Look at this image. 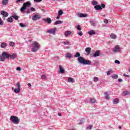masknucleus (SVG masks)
<instances>
[{
    "instance_id": "f257e3e1",
    "label": "nucleus",
    "mask_w": 130,
    "mask_h": 130,
    "mask_svg": "<svg viewBox=\"0 0 130 130\" xmlns=\"http://www.w3.org/2000/svg\"><path fill=\"white\" fill-rule=\"evenodd\" d=\"M75 57L78 58V61L81 64L86 65L87 64L90 66L92 64V62L90 60H86L84 57L80 56V54L79 52H77L76 54L74 55Z\"/></svg>"
},
{
    "instance_id": "f03ea898",
    "label": "nucleus",
    "mask_w": 130,
    "mask_h": 130,
    "mask_svg": "<svg viewBox=\"0 0 130 130\" xmlns=\"http://www.w3.org/2000/svg\"><path fill=\"white\" fill-rule=\"evenodd\" d=\"M31 47H32V52H36L40 48V44L36 41H34L33 43L31 45Z\"/></svg>"
},
{
    "instance_id": "7ed1b4c3",
    "label": "nucleus",
    "mask_w": 130,
    "mask_h": 130,
    "mask_svg": "<svg viewBox=\"0 0 130 130\" xmlns=\"http://www.w3.org/2000/svg\"><path fill=\"white\" fill-rule=\"evenodd\" d=\"M31 6V3L30 2H27L23 3V6L20 9V11L21 13H23V12H25V10L27 8H28L29 7Z\"/></svg>"
},
{
    "instance_id": "20e7f679",
    "label": "nucleus",
    "mask_w": 130,
    "mask_h": 130,
    "mask_svg": "<svg viewBox=\"0 0 130 130\" xmlns=\"http://www.w3.org/2000/svg\"><path fill=\"white\" fill-rule=\"evenodd\" d=\"M10 121L14 123V124H18L20 122V119L16 116H11L10 117Z\"/></svg>"
},
{
    "instance_id": "39448f33",
    "label": "nucleus",
    "mask_w": 130,
    "mask_h": 130,
    "mask_svg": "<svg viewBox=\"0 0 130 130\" xmlns=\"http://www.w3.org/2000/svg\"><path fill=\"white\" fill-rule=\"evenodd\" d=\"M6 58H10V54L6 52H3L2 56L0 57V60L4 61Z\"/></svg>"
},
{
    "instance_id": "423d86ee",
    "label": "nucleus",
    "mask_w": 130,
    "mask_h": 130,
    "mask_svg": "<svg viewBox=\"0 0 130 130\" xmlns=\"http://www.w3.org/2000/svg\"><path fill=\"white\" fill-rule=\"evenodd\" d=\"M57 28L55 27L54 28H52L51 29H49L47 31V33H50V34H52V35H54L55 34V32H56Z\"/></svg>"
},
{
    "instance_id": "0eeeda50",
    "label": "nucleus",
    "mask_w": 130,
    "mask_h": 130,
    "mask_svg": "<svg viewBox=\"0 0 130 130\" xmlns=\"http://www.w3.org/2000/svg\"><path fill=\"white\" fill-rule=\"evenodd\" d=\"M41 18V16L39 14H36L34 16L32 17V20L33 21H37V20H39Z\"/></svg>"
},
{
    "instance_id": "6e6552de",
    "label": "nucleus",
    "mask_w": 130,
    "mask_h": 130,
    "mask_svg": "<svg viewBox=\"0 0 130 130\" xmlns=\"http://www.w3.org/2000/svg\"><path fill=\"white\" fill-rule=\"evenodd\" d=\"M1 15L3 16V19H5V18H7V17H9V13L5 11H2Z\"/></svg>"
},
{
    "instance_id": "1a4fd4ad",
    "label": "nucleus",
    "mask_w": 130,
    "mask_h": 130,
    "mask_svg": "<svg viewBox=\"0 0 130 130\" xmlns=\"http://www.w3.org/2000/svg\"><path fill=\"white\" fill-rule=\"evenodd\" d=\"M59 73L60 74H64V68L61 66H59Z\"/></svg>"
},
{
    "instance_id": "9d476101",
    "label": "nucleus",
    "mask_w": 130,
    "mask_h": 130,
    "mask_svg": "<svg viewBox=\"0 0 130 130\" xmlns=\"http://www.w3.org/2000/svg\"><path fill=\"white\" fill-rule=\"evenodd\" d=\"M119 50H120V47H119L118 46H115L114 49L113 50V51L114 52H118V51H119Z\"/></svg>"
},
{
    "instance_id": "9b49d317",
    "label": "nucleus",
    "mask_w": 130,
    "mask_h": 130,
    "mask_svg": "<svg viewBox=\"0 0 130 130\" xmlns=\"http://www.w3.org/2000/svg\"><path fill=\"white\" fill-rule=\"evenodd\" d=\"M93 56L94 57H96V56H100V50H96L93 54Z\"/></svg>"
},
{
    "instance_id": "f8f14e48",
    "label": "nucleus",
    "mask_w": 130,
    "mask_h": 130,
    "mask_svg": "<svg viewBox=\"0 0 130 130\" xmlns=\"http://www.w3.org/2000/svg\"><path fill=\"white\" fill-rule=\"evenodd\" d=\"M43 20L45 21L46 23H48V24H51L52 20L50 18H47V19L44 18Z\"/></svg>"
},
{
    "instance_id": "ddd939ff",
    "label": "nucleus",
    "mask_w": 130,
    "mask_h": 130,
    "mask_svg": "<svg viewBox=\"0 0 130 130\" xmlns=\"http://www.w3.org/2000/svg\"><path fill=\"white\" fill-rule=\"evenodd\" d=\"M85 52L87 53V55H89L91 53V48L90 47L86 48Z\"/></svg>"
},
{
    "instance_id": "4468645a",
    "label": "nucleus",
    "mask_w": 130,
    "mask_h": 130,
    "mask_svg": "<svg viewBox=\"0 0 130 130\" xmlns=\"http://www.w3.org/2000/svg\"><path fill=\"white\" fill-rule=\"evenodd\" d=\"M94 9L96 11H100V10H102V7L100 5H95Z\"/></svg>"
},
{
    "instance_id": "2eb2a0df",
    "label": "nucleus",
    "mask_w": 130,
    "mask_h": 130,
    "mask_svg": "<svg viewBox=\"0 0 130 130\" xmlns=\"http://www.w3.org/2000/svg\"><path fill=\"white\" fill-rule=\"evenodd\" d=\"M17 57V54H13L12 55H9V58H11V59H14V58H16Z\"/></svg>"
},
{
    "instance_id": "dca6fc26",
    "label": "nucleus",
    "mask_w": 130,
    "mask_h": 130,
    "mask_svg": "<svg viewBox=\"0 0 130 130\" xmlns=\"http://www.w3.org/2000/svg\"><path fill=\"white\" fill-rule=\"evenodd\" d=\"M88 34H89V35H91V36L95 35V34H96V32L94 30H91L88 31Z\"/></svg>"
},
{
    "instance_id": "f3484780",
    "label": "nucleus",
    "mask_w": 130,
    "mask_h": 130,
    "mask_svg": "<svg viewBox=\"0 0 130 130\" xmlns=\"http://www.w3.org/2000/svg\"><path fill=\"white\" fill-rule=\"evenodd\" d=\"M71 34H72V32H71V31L68 30L64 32V35L66 37L70 36Z\"/></svg>"
},
{
    "instance_id": "a211bd4d",
    "label": "nucleus",
    "mask_w": 130,
    "mask_h": 130,
    "mask_svg": "<svg viewBox=\"0 0 130 130\" xmlns=\"http://www.w3.org/2000/svg\"><path fill=\"white\" fill-rule=\"evenodd\" d=\"M68 81L69 83H75V80H74V78H72L71 77H69Z\"/></svg>"
},
{
    "instance_id": "6ab92c4d",
    "label": "nucleus",
    "mask_w": 130,
    "mask_h": 130,
    "mask_svg": "<svg viewBox=\"0 0 130 130\" xmlns=\"http://www.w3.org/2000/svg\"><path fill=\"white\" fill-rule=\"evenodd\" d=\"M79 17L80 18H86V17H87V14L81 13V14H79Z\"/></svg>"
},
{
    "instance_id": "aec40b11",
    "label": "nucleus",
    "mask_w": 130,
    "mask_h": 130,
    "mask_svg": "<svg viewBox=\"0 0 130 130\" xmlns=\"http://www.w3.org/2000/svg\"><path fill=\"white\" fill-rule=\"evenodd\" d=\"M118 102H119V100L118 99H117V98L115 99L113 101V104H117L118 103Z\"/></svg>"
},
{
    "instance_id": "412c9836",
    "label": "nucleus",
    "mask_w": 130,
    "mask_h": 130,
    "mask_svg": "<svg viewBox=\"0 0 130 130\" xmlns=\"http://www.w3.org/2000/svg\"><path fill=\"white\" fill-rule=\"evenodd\" d=\"M8 3H9V0L2 1V5H3V6H6V5H7V4H8Z\"/></svg>"
},
{
    "instance_id": "4be33fe9",
    "label": "nucleus",
    "mask_w": 130,
    "mask_h": 130,
    "mask_svg": "<svg viewBox=\"0 0 130 130\" xmlns=\"http://www.w3.org/2000/svg\"><path fill=\"white\" fill-rule=\"evenodd\" d=\"M20 91H21V89H20V88L14 89V91L16 93H20Z\"/></svg>"
},
{
    "instance_id": "5701e85b",
    "label": "nucleus",
    "mask_w": 130,
    "mask_h": 130,
    "mask_svg": "<svg viewBox=\"0 0 130 130\" xmlns=\"http://www.w3.org/2000/svg\"><path fill=\"white\" fill-rule=\"evenodd\" d=\"M110 37L112 39H116V35H115L114 34H111Z\"/></svg>"
},
{
    "instance_id": "b1692460",
    "label": "nucleus",
    "mask_w": 130,
    "mask_h": 130,
    "mask_svg": "<svg viewBox=\"0 0 130 130\" xmlns=\"http://www.w3.org/2000/svg\"><path fill=\"white\" fill-rule=\"evenodd\" d=\"M63 21L61 20H57L55 22V25H58L59 24H62Z\"/></svg>"
},
{
    "instance_id": "393cba45",
    "label": "nucleus",
    "mask_w": 130,
    "mask_h": 130,
    "mask_svg": "<svg viewBox=\"0 0 130 130\" xmlns=\"http://www.w3.org/2000/svg\"><path fill=\"white\" fill-rule=\"evenodd\" d=\"M66 57H67V58H72V54H71L70 53L66 54Z\"/></svg>"
},
{
    "instance_id": "a878e982",
    "label": "nucleus",
    "mask_w": 130,
    "mask_h": 130,
    "mask_svg": "<svg viewBox=\"0 0 130 130\" xmlns=\"http://www.w3.org/2000/svg\"><path fill=\"white\" fill-rule=\"evenodd\" d=\"M130 92L128 91H125L123 93V96H126V95H129Z\"/></svg>"
},
{
    "instance_id": "bb28decb",
    "label": "nucleus",
    "mask_w": 130,
    "mask_h": 130,
    "mask_svg": "<svg viewBox=\"0 0 130 130\" xmlns=\"http://www.w3.org/2000/svg\"><path fill=\"white\" fill-rule=\"evenodd\" d=\"M62 14H63V12L62 10H59L58 12V15L59 16H62Z\"/></svg>"
},
{
    "instance_id": "cd10ccee",
    "label": "nucleus",
    "mask_w": 130,
    "mask_h": 130,
    "mask_svg": "<svg viewBox=\"0 0 130 130\" xmlns=\"http://www.w3.org/2000/svg\"><path fill=\"white\" fill-rule=\"evenodd\" d=\"M2 48H5V47H7V44L6 43H2L1 44Z\"/></svg>"
},
{
    "instance_id": "c85d7f7f",
    "label": "nucleus",
    "mask_w": 130,
    "mask_h": 130,
    "mask_svg": "<svg viewBox=\"0 0 130 130\" xmlns=\"http://www.w3.org/2000/svg\"><path fill=\"white\" fill-rule=\"evenodd\" d=\"M8 22L9 23H12L13 22V18L12 17H9L7 19Z\"/></svg>"
},
{
    "instance_id": "c756f323",
    "label": "nucleus",
    "mask_w": 130,
    "mask_h": 130,
    "mask_svg": "<svg viewBox=\"0 0 130 130\" xmlns=\"http://www.w3.org/2000/svg\"><path fill=\"white\" fill-rule=\"evenodd\" d=\"M105 95H106L105 99H109V95L108 94V92H105Z\"/></svg>"
},
{
    "instance_id": "7c9ffc66",
    "label": "nucleus",
    "mask_w": 130,
    "mask_h": 130,
    "mask_svg": "<svg viewBox=\"0 0 130 130\" xmlns=\"http://www.w3.org/2000/svg\"><path fill=\"white\" fill-rule=\"evenodd\" d=\"M12 17L13 18V19H15V20H18V19H19V16H18V15H12Z\"/></svg>"
},
{
    "instance_id": "2f4dec72",
    "label": "nucleus",
    "mask_w": 130,
    "mask_h": 130,
    "mask_svg": "<svg viewBox=\"0 0 130 130\" xmlns=\"http://www.w3.org/2000/svg\"><path fill=\"white\" fill-rule=\"evenodd\" d=\"M92 4L93 6H97V5H98V3H97L96 1H92Z\"/></svg>"
},
{
    "instance_id": "473e14b6",
    "label": "nucleus",
    "mask_w": 130,
    "mask_h": 130,
    "mask_svg": "<svg viewBox=\"0 0 130 130\" xmlns=\"http://www.w3.org/2000/svg\"><path fill=\"white\" fill-rule=\"evenodd\" d=\"M90 101L91 103H95V102H96V100H95V99L94 98H92L90 99Z\"/></svg>"
},
{
    "instance_id": "72a5a7b5",
    "label": "nucleus",
    "mask_w": 130,
    "mask_h": 130,
    "mask_svg": "<svg viewBox=\"0 0 130 130\" xmlns=\"http://www.w3.org/2000/svg\"><path fill=\"white\" fill-rule=\"evenodd\" d=\"M19 26H20V27H21L22 28H24V27H26V24H24L22 23H19Z\"/></svg>"
},
{
    "instance_id": "f704fd0d",
    "label": "nucleus",
    "mask_w": 130,
    "mask_h": 130,
    "mask_svg": "<svg viewBox=\"0 0 130 130\" xmlns=\"http://www.w3.org/2000/svg\"><path fill=\"white\" fill-rule=\"evenodd\" d=\"M90 24L92 25V26H96V22L94 21H91Z\"/></svg>"
},
{
    "instance_id": "c9c22d12",
    "label": "nucleus",
    "mask_w": 130,
    "mask_h": 130,
    "mask_svg": "<svg viewBox=\"0 0 130 130\" xmlns=\"http://www.w3.org/2000/svg\"><path fill=\"white\" fill-rule=\"evenodd\" d=\"M9 45H10V46L14 47V46H15V43L14 42H11L9 43Z\"/></svg>"
},
{
    "instance_id": "e433bc0d",
    "label": "nucleus",
    "mask_w": 130,
    "mask_h": 130,
    "mask_svg": "<svg viewBox=\"0 0 130 130\" xmlns=\"http://www.w3.org/2000/svg\"><path fill=\"white\" fill-rule=\"evenodd\" d=\"M99 81V78L97 77H95L93 79V82H98Z\"/></svg>"
},
{
    "instance_id": "4c0bfd02",
    "label": "nucleus",
    "mask_w": 130,
    "mask_h": 130,
    "mask_svg": "<svg viewBox=\"0 0 130 130\" xmlns=\"http://www.w3.org/2000/svg\"><path fill=\"white\" fill-rule=\"evenodd\" d=\"M4 25V21L2 20V18L0 17V26H3Z\"/></svg>"
},
{
    "instance_id": "58836bf2",
    "label": "nucleus",
    "mask_w": 130,
    "mask_h": 130,
    "mask_svg": "<svg viewBox=\"0 0 130 130\" xmlns=\"http://www.w3.org/2000/svg\"><path fill=\"white\" fill-rule=\"evenodd\" d=\"M112 78L113 79H117L118 78V76L117 75L114 74V75L112 76Z\"/></svg>"
},
{
    "instance_id": "ea45409f",
    "label": "nucleus",
    "mask_w": 130,
    "mask_h": 130,
    "mask_svg": "<svg viewBox=\"0 0 130 130\" xmlns=\"http://www.w3.org/2000/svg\"><path fill=\"white\" fill-rule=\"evenodd\" d=\"M16 87L17 88L21 87V84H20V82H17L16 84Z\"/></svg>"
},
{
    "instance_id": "a19ab883",
    "label": "nucleus",
    "mask_w": 130,
    "mask_h": 130,
    "mask_svg": "<svg viewBox=\"0 0 130 130\" xmlns=\"http://www.w3.org/2000/svg\"><path fill=\"white\" fill-rule=\"evenodd\" d=\"M41 79L42 80H43L44 79H46V76H45V75H43L41 77Z\"/></svg>"
},
{
    "instance_id": "79ce46f5",
    "label": "nucleus",
    "mask_w": 130,
    "mask_h": 130,
    "mask_svg": "<svg viewBox=\"0 0 130 130\" xmlns=\"http://www.w3.org/2000/svg\"><path fill=\"white\" fill-rule=\"evenodd\" d=\"M77 30H78L79 31H81V30H82V28H81V27H80L79 25H77Z\"/></svg>"
},
{
    "instance_id": "37998d69",
    "label": "nucleus",
    "mask_w": 130,
    "mask_h": 130,
    "mask_svg": "<svg viewBox=\"0 0 130 130\" xmlns=\"http://www.w3.org/2000/svg\"><path fill=\"white\" fill-rule=\"evenodd\" d=\"M78 35H79V36H83V32L82 31H79L78 33Z\"/></svg>"
},
{
    "instance_id": "c03bdc74",
    "label": "nucleus",
    "mask_w": 130,
    "mask_h": 130,
    "mask_svg": "<svg viewBox=\"0 0 130 130\" xmlns=\"http://www.w3.org/2000/svg\"><path fill=\"white\" fill-rule=\"evenodd\" d=\"M63 44H64V45H68V44H70V42H64Z\"/></svg>"
},
{
    "instance_id": "a18cd8bd",
    "label": "nucleus",
    "mask_w": 130,
    "mask_h": 130,
    "mask_svg": "<svg viewBox=\"0 0 130 130\" xmlns=\"http://www.w3.org/2000/svg\"><path fill=\"white\" fill-rule=\"evenodd\" d=\"M115 63H117L118 64H120V61H119V60H116L115 61Z\"/></svg>"
},
{
    "instance_id": "49530a36",
    "label": "nucleus",
    "mask_w": 130,
    "mask_h": 130,
    "mask_svg": "<svg viewBox=\"0 0 130 130\" xmlns=\"http://www.w3.org/2000/svg\"><path fill=\"white\" fill-rule=\"evenodd\" d=\"M101 8H103V9H105V5L104 4H101Z\"/></svg>"
},
{
    "instance_id": "de8ad7c7",
    "label": "nucleus",
    "mask_w": 130,
    "mask_h": 130,
    "mask_svg": "<svg viewBox=\"0 0 130 130\" xmlns=\"http://www.w3.org/2000/svg\"><path fill=\"white\" fill-rule=\"evenodd\" d=\"M20 2H24V0H17L16 4H19Z\"/></svg>"
},
{
    "instance_id": "09e8293b",
    "label": "nucleus",
    "mask_w": 130,
    "mask_h": 130,
    "mask_svg": "<svg viewBox=\"0 0 130 130\" xmlns=\"http://www.w3.org/2000/svg\"><path fill=\"white\" fill-rule=\"evenodd\" d=\"M30 10H31V12H35V11H36L35 8H34L33 7H32Z\"/></svg>"
},
{
    "instance_id": "8fccbe9b",
    "label": "nucleus",
    "mask_w": 130,
    "mask_h": 130,
    "mask_svg": "<svg viewBox=\"0 0 130 130\" xmlns=\"http://www.w3.org/2000/svg\"><path fill=\"white\" fill-rule=\"evenodd\" d=\"M104 23H105V24H108V20H107V19H105V20H104Z\"/></svg>"
},
{
    "instance_id": "3c124183",
    "label": "nucleus",
    "mask_w": 130,
    "mask_h": 130,
    "mask_svg": "<svg viewBox=\"0 0 130 130\" xmlns=\"http://www.w3.org/2000/svg\"><path fill=\"white\" fill-rule=\"evenodd\" d=\"M110 73H111V71H108L107 72V75L108 76H109V75H110Z\"/></svg>"
},
{
    "instance_id": "603ef678",
    "label": "nucleus",
    "mask_w": 130,
    "mask_h": 130,
    "mask_svg": "<svg viewBox=\"0 0 130 130\" xmlns=\"http://www.w3.org/2000/svg\"><path fill=\"white\" fill-rule=\"evenodd\" d=\"M123 76L124 77H129V75H126L125 74H123Z\"/></svg>"
},
{
    "instance_id": "864d4df0",
    "label": "nucleus",
    "mask_w": 130,
    "mask_h": 130,
    "mask_svg": "<svg viewBox=\"0 0 130 130\" xmlns=\"http://www.w3.org/2000/svg\"><path fill=\"white\" fill-rule=\"evenodd\" d=\"M34 1L37 3H40V2H42V0H34Z\"/></svg>"
},
{
    "instance_id": "5fc2aeb1",
    "label": "nucleus",
    "mask_w": 130,
    "mask_h": 130,
    "mask_svg": "<svg viewBox=\"0 0 130 130\" xmlns=\"http://www.w3.org/2000/svg\"><path fill=\"white\" fill-rule=\"evenodd\" d=\"M92 127H93V125H90L88 128L92 129Z\"/></svg>"
},
{
    "instance_id": "6e6d98bb",
    "label": "nucleus",
    "mask_w": 130,
    "mask_h": 130,
    "mask_svg": "<svg viewBox=\"0 0 130 130\" xmlns=\"http://www.w3.org/2000/svg\"><path fill=\"white\" fill-rule=\"evenodd\" d=\"M59 18H60V16H59V15L58 14V16L56 17L57 20H59Z\"/></svg>"
},
{
    "instance_id": "4d7b16f0",
    "label": "nucleus",
    "mask_w": 130,
    "mask_h": 130,
    "mask_svg": "<svg viewBox=\"0 0 130 130\" xmlns=\"http://www.w3.org/2000/svg\"><path fill=\"white\" fill-rule=\"evenodd\" d=\"M16 70H17V71H21V68H20V67H17V68H16Z\"/></svg>"
},
{
    "instance_id": "13d9d810",
    "label": "nucleus",
    "mask_w": 130,
    "mask_h": 130,
    "mask_svg": "<svg viewBox=\"0 0 130 130\" xmlns=\"http://www.w3.org/2000/svg\"><path fill=\"white\" fill-rule=\"evenodd\" d=\"M118 82H119L120 83H121V82H122V79H119L118 80Z\"/></svg>"
},
{
    "instance_id": "bf43d9fd",
    "label": "nucleus",
    "mask_w": 130,
    "mask_h": 130,
    "mask_svg": "<svg viewBox=\"0 0 130 130\" xmlns=\"http://www.w3.org/2000/svg\"><path fill=\"white\" fill-rule=\"evenodd\" d=\"M27 86H28V87H31V83H28Z\"/></svg>"
},
{
    "instance_id": "052dcab7",
    "label": "nucleus",
    "mask_w": 130,
    "mask_h": 130,
    "mask_svg": "<svg viewBox=\"0 0 130 130\" xmlns=\"http://www.w3.org/2000/svg\"><path fill=\"white\" fill-rule=\"evenodd\" d=\"M58 115L59 116H61V113H59L58 114Z\"/></svg>"
},
{
    "instance_id": "680f3d73",
    "label": "nucleus",
    "mask_w": 130,
    "mask_h": 130,
    "mask_svg": "<svg viewBox=\"0 0 130 130\" xmlns=\"http://www.w3.org/2000/svg\"><path fill=\"white\" fill-rule=\"evenodd\" d=\"M119 129H121V126H119Z\"/></svg>"
},
{
    "instance_id": "e2e57ef3",
    "label": "nucleus",
    "mask_w": 130,
    "mask_h": 130,
    "mask_svg": "<svg viewBox=\"0 0 130 130\" xmlns=\"http://www.w3.org/2000/svg\"><path fill=\"white\" fill-rule=\"evenodd\" d=\"M27 14H30V12H29V11H27Z\"/></svg>"
},
{
    "instance_id": "0e129e2a",
    "label": "nucleus",
    "mask_w": 130,
    "mask_h": 130,
    "mask_svg": "<svg viewBox=\"0 0 130 130\" xmlns=\"http://www.w3.org/2000/svg\"><path fill=\"white\" fill-rule=\"evenodd\" d=\"M42 11L43 12H45V10H44V9H42Z\"/></svg>"
},
{
    "instance_id": "69168bd1",
    "label": "nucleus",
    "mask_w": 130,
    "mask_h": 130,
    "mask_svg": "<svg viewBox=\"0 0 130 130\" xmlns=\"http://www.w3.org/2000/svg\"><path fill=\"white\" fill-rule=\"evenodd\" d=\"M12 90H14V87H12Z\"/></svg>"
}]
</instances>
